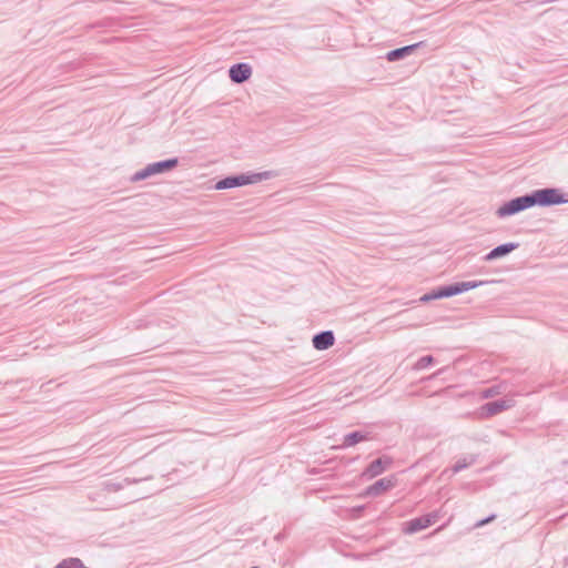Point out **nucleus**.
I'll list each match as a JSON object with an SVG mask.
<instances>
[{
	"instance_id": "obj_18",
	"label": "nucleus",
	"mask_w": 568,
	"mask_h": 568,
	"mask_svg": "<svg viewBox=\"0 0 568 568\" xmlns=\"http://www.w3.org/2000/svg\"><path fill=\"white\" fill-rule=\"evenodd\" d=\"M150 176H151V174H150V170H149V168H148V165H146L144 169H142V170H140V171L135 172V173L131 176V182H139V181L145 180V179H148V178H150Z\"/></svg>"
},
{
	"instance_id": "obj_2",
	"label": "nucleus",
	"mask_w": 568,
	"mask_h": 568,
	"mask_svg": "<svg viewBox=\"0 0 568 568\" xmlns=\"http://www.w3.org/2000/svg\"><path fill=\"white\" fill-rule=\"evenodd\" d=\"M485 282L484 281H469V282H456L449 285H443L438 286L430 292L424 294L419 301L422 303H428L434 300L439 298H447L452 297L458 294H462L464 292H467L469 290L477 288L481 286Z\"/></svg>"
},
{
	"instance_id": "obj_10",
	"label": "nucleus",
	"mask_w": 568,
	"mask_h": 568,
	"mask_svg": "<svg viewBox=\"0 0 568 568\" xmlns=\"http://www.w3.org/2000/svg\"><path fill=\"white\" fill-rule=\"evenodd\" d=\"M179 164L178 158L166 159L163 161L154 162L148 164V168L150 170L151 176L166 173L174 168H176Z\"/></svg>"
},
{
	"instance_id": "obj_14",
	"label": "nucleus",
	"mask_w": 568,
	"mask_h": 568,
	"mask_svg": "<svg viewBox=\"0 0 568 568\" xmlns=\"http://www.w3.org/2000/svg\"><path fill=\"white\" fill-rule=\"evenodd\" d=\"M140 479H131V478H124L122 481H112L108 480L103 483V489L108 493L112 491H119L123 489L125 486H129L131 484L139 483Z\"/></svg>"
},
{
	"instance_id": "obj_20",
	"label": "nucleus",
	"mask_w": 568,
	"mask_h": 568,
	"mask_svg": "<svg viewBox=\"0 0 568 568\" xmlns=\"http://www.w3.org/2000/svg\"><path fill=\"white\" fill-rule=\"evenodd\" d=\"M495 515H490L481 520H479L477 524H476V527H483L485 525H487L488 523L493 521L495 519Z\"/></svg>"
},
{
	"instance_id": "obj_17",
	"label": "nucleus",
	"mask_w": 568,
	"mask_h": 568,
	"mask_svg": "<svg viewBox=\"0 0 568 568\" xmlns=\"http://www.w3.org/2000/svg\"><path fill=\"white\" fill-rule=\"evenodd\" d=\"M434 362H435V358L432 355H426V356L420 357L414 364L413 368L416 371H420V369H424V368L428 367L429 365L434 364Z\"/></svg>"
},
{
	"instance_id": "obj_4",
	"label": "nucleus",
	"mask_w": 568,
	"mask_h": 568,
	"mask_svg": "<svg viewBox=\"0 0 568 568\" xmlns=\"http://www.w3.org/2000/svg\"><path fill=\"white\" fill-rule=\"evenodd\" d=\"M436 519L437 515L435 513L410 519L409 521L405 523L403 531L408 535L418 532L425 528H428L436 521Z\"/></svg>"
},
{
	"instance_id": "obj_6",
	"label": "nucleus",
	"mask_w": 568,
	"mask_h": 568,
	"mask_svg": "<svg viewBox=\"0 0 568 568\" xmlns=\"http://www.w3.org/2000/svg\"><path fill=\"white\" fill-rule=\"evenodd\" d=\"M392 465V458L382 456L373 460L363 471L362 476L366 479H373L383 474Z\"/></svg>"
},
{
	"instance_id": "obj_13",
	"label": "nucleus",
	"mask_w": 568,
	"mask_h": 568,
	"mask_svg": "<svg viewBox=\"0 0 568 568\" xmlns=\"http://www.w3.org/2000/svg\"><path fill=\"white\" fill-rule=\"evenodd\" d=\"M368 433L362 430H355L349 434H346L343 439L344 447H352L361 442L368 439Z\"/></svg>"
},
{
	"instance_id": "obj_21",
	"label": "nucleus",
	"mask_w": 568,
	"mask_h": 568,
	"mask_svg": "<svg viewBox=\"0 0 568 568\" xmlns=\"http://www.w3.org/2000/svg\"><path fill=\"white\" fill-rule=\"evenodd\" d=\"M443 372H444V368H442V369H438V371H437V372L435 373V376H438V375H440V374H442Z\"/></svg>"
},
{
	"instance_id": "obj_12",
	"label": "nucleus",
	"mask_w": 568,
	"mask_h": 568,
	"mask_svg": "<svg viewBox=\"0 0 568 568\" xmlns=\"http://www.w3.org/2000/svg\"><path fill=\"white\" fill-rule=\"evenodd\" d=\"M420 45H422V42H418V43H414V44H409V45H405L402 48L390 50L389 52H387L386 59L389 62L399 61V60L406 58L407 55H409L410 53H413Z\"/></svg>"
},
{
	"instance_id": "obj_15",
	"label": "nucleus",
	"mask_w": 568,
	"mask_h": 568,
	"mask_svg": "<svg viewBox=\"0 0 568 568\" xmlns=\"http://www.w3.org/2000/svg\"><path fill=\"white\" fill-rule=\"evenodd\" d=\"M476 462V456L470 455L469 457H464L456 462V464L453 466L452 470L454 474H457L462 471L463 469L467 468L468 466L473 465Z\"/></svg>"
},
{
	"instance_id": "obj_11",
	"label": "nucleus",
	"mask_w": 568,
	"mask_h": 568,
	"mask_svg": "<svg viewBox=\"0 0 568 568\" xmlns=\"http://www.w3.org/2000/svg\"><path fill=\"white\" fill-rule=\"evenodd\" d=\"M395 486V480L393 477H384L375 481L373 485L366 488L367 496H378L384 491L393 488Z\"/></svg>"
},
{
	"instance_id": "obj_8",
	"label": "nucleus",
	"mask_w": 568,
	"mask_h": 568,
	"mask_svg": "<svg viewBox=\"0 0 568 568\" xmlns=\"http://www.w3.org/2000/svg\"><path fill=\"white\" fill-rule=\"evenodd\" d=\"M519 246L518 243L509 242L500 244L494 247L489 253H487L483 258L486 262H490L500 257H504L515 251Z\"/></svg>"
},
{
	"instance_id": "obj_1",
	"label": "nucleus",
	"mask_w": 568,
	"mask_h": 568,
	"mask_svg": "<svg viewBox=\"0 0 568 568\" xmlns=\"http://www.w3.org/2000/svg\"><path fill=\"white\" fill-rule=\"evenodd\" d=\"M568 203V194L557 187H544L511 199L500 205L496 215L500 219L515 215L534 206L548 207Z\"/></svg>"
},
{
	"instance_id": "obj_3",
	"label": "nucleus",
	"mask_w": 568,
	"mask_h": 568,
	"mask_svg": "<svg viewBox=\"0 0 568 568\" xmlns=\"http://www.w3.org/2000/svg\"><path fill=\"white\" fill-rule=\"evenodd\" d=\"M276 176V173L273 171H264L258 173H242L239 175H229L220 181H217L214 185L215 190H226L239 187L248 184H255L261 181L270 180Z\"/></svg>"
},
{
	"instance_id": "obj_19",
	"label": "nucleus",
	"mask_w": 568,
	"mask_h": 568,
	"mask_svg": "<svg viewBox=\"0 0 568 568\" xmlns=\"http://www.w3.org/2000/svg\"><path fill=\"white\" fill-rule=\"evenodd\" d=\"M499 394L498 389L496 387H490L484 390V397H493L495 395Z\"/></svg>"
},
{
	"instance_id": "obj_9",
	"label": "nucleus",
	"mask_w": 568,
	"mask_h": 568,
	"mask_svg": "<svg viewBox=\"0 0 568 568\" xmlns=\"http://www.w3.org/2000/svg\"><path fill=\"white\" fill-rule=\"evenodd\" d=\"M335 337L332 331H323L313 336V347L317 351H325L334 345Z\"/></svg>"
},
{
	"instance_id": "obj_5",
	"label": "nucleus",
	"mask_w": 568,
	"mask_h": 568,
	"mask_svg": "<svg viewBox=\"0 0 568 568\" xmlns=\"http://www.w3.org/2000/svg\"><path fill=\"white\" fill-rule=\"evenodd\" d=\"M515 405L514 399L510 398H501L493 402H488L484 404L480 408V414L483 417H491L495 416L506 409L511 408Z\"/></svg>"
},
{
	"instance_id": "obj_16",
	"label": "nucleus",
	"mask_w": 568,
	"mask_h": 568,
	"mask_svg": "<svg viewBox=\"0 0 568 568\" xmlns=\"http://www.w3.org/2000/svg\"><path fill=\"white\" fill-rule=\"evenodd\" d=\"M55 568H89L80 558H69L60 561Z\"/></svg>"
},
{
	"instance_id": "obj_7",
	"label": "nucleus",
	"mask_w": 568,
	"mask_h": 568,
	"mask_svg": "<svg viewBox=\"0 0 568 568\" xmlns=\"http://www.w3.org/2000/svg\"><path fill=\"white\" fill-rule=\"evenodd\" d=\"M252 75V68L248 63L240 62L233 64L229 70V77L232 82L241 84L247 81Z\"/></svg>"
}]
</instances>
